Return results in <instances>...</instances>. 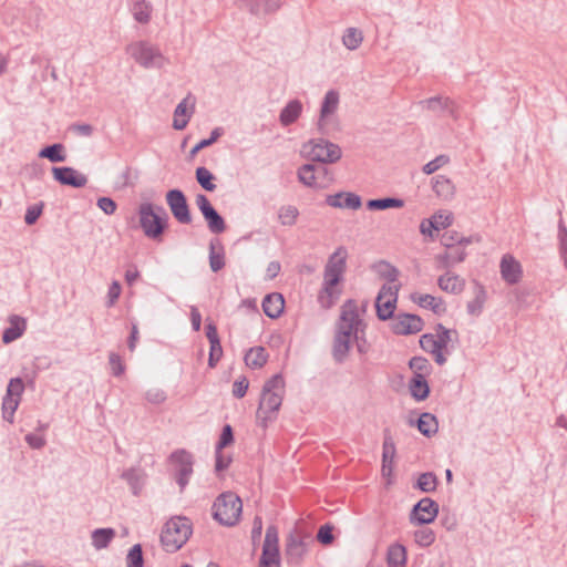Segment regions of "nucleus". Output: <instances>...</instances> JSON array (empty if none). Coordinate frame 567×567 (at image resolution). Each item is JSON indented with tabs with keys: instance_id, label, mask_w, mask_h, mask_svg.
<instances>
[{
	"instance_id": "f8f14e48",
	"label": "nucleus",
	"mask_w": 567,
	"mask_h": 567,
	"mask_svg": "<svg viewBox=\"0 0 567 567\" xmlns=\"http://www.w3.org/2000/svg\"><path fill=\"white\" fill-rule=\"evenodd\" d=\"M278 528L269 525L266 529L259 567H280Z\"/></svg>"
},
{
	"instance_id": "37998d69",
	"label": "nucleus",
	"mask_w": 567,
	"mask_h": 567,
	"mask_svg": "<svg viewBox=\"0 0 567 567\" xmlns=\"http://www.w3.org/2000/svg\"><path fill=\"white\" fill-rule=\"evenodd\" d=\"M439 484L437 476L433 472H425L420 474L414 484V488L423 493H432L436 489Z\"/></svg>"
},
{
	"instance_id": "e2e57ef3",
	"label": "nucleus",
	"mask_w": 567,
	"mask_h": 567,
	"mask_svg": "<svg viewBox=\"0 0 567 567\" xmlns=\"http://www.w3.org/2000/svg\"><path fill=\"white\" fill-rule=\"evenodd\" d=\"M109 363L111 365L112 374L114 377H121L125 372V364L120 354L111 352L109 354Z\"/></svg>"
},
{
	"instance_id": "a18cd8bd",
	"label": "nucleus",
	"mask_w": 567,
	"mask_h": 567,
	"mask_svg": "<svg viewBox=\"0 0 567 567\" xmlns=\"http://www.w3.org/2000/svg\"><path fill=\"white\" fill-rule=\"evenodd\" d=\"M363 41L362 31L357 28L346 29L342 35V43L348 50H357Z\"/></svg>"
},
{
	"instance_id": "c03bdc74",
	"label": "nucleus",
	"mask_w": 567,
	"mask_h": 567,
	"mask_svg": "<svg viewBox=\"0 0 567 567\" xmlns=\"http://www.w3.org/2000/svg\"><path fill=\"white\" fill-rule=\"evenodd\" d=\"M436 331V344L439 350H444L447 348L449 342L453 340V336H455V339L458 337V332L455 329H447L442 323H437L435 326Z\"/></svg>"
},
{
	"instance_id": "de8ad7c7",
	"label": "nucleus",
	"mask_w": 567,
	"mask_h": 567,
	"mask_svg": "<svg viewBox=\"0 0 567 567\" xmlns=\"http://www.w3.org/2000/svg\"><path fill=\"white\" fill-rule=\"evenodd\" d=\"M383 436L382 463H393L396 447L389 429H384Z\"/></svg>"
},
{
	"instance_id": "2f4dec72",
	"label": "nucleus",
	"mask_w": 567,
	"mask_h": 567,
	"mask_svg": "<svg viewBox=\"0 0 567 567\" xmlns=\"http://www.w3.org/2000/svg\"><path fill=\"white\" fill-rule=\"evenodd\" d=\"M209 267L213 272L220 271L226 262H225V249L223 244L218 238H213L209 241Z\"/></svg>"
},
{
	"instance_id": "a878e982",
	"label": "nucleus",
	"mask_w": 567,
	"mask_h": 567,
	"mask_svg": "<svg viewBox=\"0 0 567 567\" xmlns=\"http://www.w3.org/2000/svg\"><path fill=\"white\" fill-rule=\"evenodd\" d=\"M409 424L416 426L419 432L425 437L433 436L439 430V422L434 414L430 412H423L416 420L410 419Z\"/></svg>"
},
{
	"instance_id": "ea45409f",
	"label": "nucleus",
	"mask_w": 567,
	"mask_h": 567,
	"mask_svg": "<svg viewBox=\"0 0 567 567\" xmlns=\"http://www.w3.org/2000/svg\"><path fill=\"white\" fill-rule=\"evenodd\" d=\"M379 276L390 284H394L400 275L399 269L386 260H380L373 266Z\"/></svg>"
},
{
	"instance_id": "8fccbe9b",
	"label": "nucleus",
	"mask_w": 567,
	"mask_h": 567,
	"mask_svg": "<svg viewBox=\"0 0 567 567\" xmlns=\"http://www.w3.org/2000/svg\"><path fill=\"white\" fill-rule=\"evenodd\" d=\"M224 134V128L218 126L215 127L209 137L200 140L197 144L193 146V148L189 152V157H194L198 152L202 150L213 145L218 141V138Z\"/></svg>"
},
{
	"instance_id": "69168bd1",
	"label": "nucleus",
	"mask_w": 567,
	"mask_h": 567,
	"mask_svg": "<svg viewBox=\"0 0 567 567\" xmlns=\"http://www.w3.org/2000/svg\"><path fill=\"white\" fill-rule=\"evenodd\" d=\"M223 357V347L220 341L209 343L208 367L215 368Z\"/></svg>"
},
{
	"instance_id": "4c0bfd02",
	"label": "nucleus",
	"mask_w": 567,
	"mask_h": 567,
	"mask_svg": "<svg viewBox=\"0 0 567 567\" xmlns=\"http://www.w3.org/2000/svg\"><path fill=\"white\" fill-rule=\"evenodd\" d=\"M268 361V353L261 346L254 347L248 350L245 355V362L250 369H260Z\"/></svg>"
},
{
	"instance_id": "09e8293b",
	"label": "nucleus",
	"mask_w": 567,
	"mask_h": 567,
	"mask_svg": "<svg viewBox=\"0 0 567 567\" xmlns=\"http://www.w3.org/2000/svg\"><path fill=\"white\" fill-rule=\"evenodd\" d=\"M433 190L440 197L447 198L453 194L452 182L443 175L433 177Z\"/></svg>"
},
{
	"instance_id": "9b49d317",
	"label": "nucleus",
	"mask_w": 567,
	"mask_h": 567,
	"mask_svg": "<svg viewBox=\"0 0 567 567\" xmlns=\"http://www.w3.org/2000/svg\"><path fill=\"white\" fill-rule=\"evenodd\" d=\"M166 204L177 223L189 225L193 221L187 197L179 188L169 189L165 195Z\"/></svg>"
},
{
	"instance_id": "774afa93",
	"label": "nucleus",
	"mask_w": 567,
	"mask_h": 567,
	"mask_svg": "<svg viewBox=\"0 0 567 567\" xmlns=\"http://www.w3.org/2000/svg\"><path fill=\"white\" fill-rule=\"evenodd\" d=\"M249 386V381L246 377L237 379L233 384V395L236 399H241L246 395Z\"/></svg>"
},
{
	"instance_id": "f3484780",
	"label": "nucleus",
	"mask_w": 567,
	"mask_h": 567,
	"mask_svg": "<svg viewBox=\"0 0 567 567\" xmlns=\"http://www.w3.org/2000/svg\"><path fill=\"white\" fill-rule=\"evenodd\" d=\"M340 102L339 92L336 90H329L321 102L320 114L317 122V130L321 135L328 134V121L329 117L334 114Z\"/></svg>"
},
{
	"instance_id": "f257e3e1",
	"label": "nucleus",
	"mask_w": 567,
	"mask_h": 567,
	"mask_svg": "<svg viewBox=\"0 0 567 567\" xmlns=\"http://www.w3.org/2000/svg\"><path fill=\"white\" fill-rule=\"evenodd\" d=\"M367 327L360 318L358 305L354 299H348L341 306L340 317L336 323L332 342V357L337 363H343L350 352L351 341Z\"/></svg>"
},
{
	"instance_id": "f704fd0d",
	"label": "nucleus",
	"mask_w": 567,
	"mask_h": 567,
	"mask_svg": "<svg viewBox=\"0 0 567 567\" xmlns=\"http://www.w3.org/2000/svg\"><path fill=\"white\" fill-rule=\"evenodd\" d=\"M474 288L475 297L473 300L467 302L466 309L468 315L478 317L483 311L487 293L484 286L476 280H474Z\"/></svg>"
},
{
	"instance_id": "bb28decb",
	"label": "nucleus",
	"mask_w": 567,
	"mask_h": 567,
	"mask_svg": "<svg viewBox=\"0 0 567 567\" xmlns=\"http://www.w3.org/2000/svg\"><path fill=\"white\" fill-rule=\"evenodd\" d=\"M262 310L270 319L279 318L285 309V298L280 292H271L262 300Z\"/></svg>"
},
{
	"instance_id": "c756f323",
	"label": "nucleus",
	"mask_w": 567,
	"mask_h": 567,
	"mask_svg": "<svg viewBox=\"0 0 567 567\" xmlns=\"http://www.w3.org/2000/svg\"><path fill=\"white\" fill-rule=\"evenodd\" d=\"M409 390L411 396L417 402L426 400L431 393L429 382L423 373L413 374L409 382Z\"/></svg>"
},
{
	"instance_id": "423d86ee",
	"label": "nucleus",
	"mask_w": 567,
	"mask_h": 567,
	"mask_svg": "<svg viewBox=\"0 0 567 567\" xmlns=\"http://www.w3.org/2000/svg\"><path fill=\"white\" fill-rule=\"evenodd\" d=\"M192 533V523L187 517L169 519L161 534V543L164 550L176 553L186 544Z\"/></svg>"
},
{
	"instance_id": "864d4df0",
	"label": "nucleus",
	"mask_w": 567,
	"mask_h": 567,
	"mask_svg": "<svg viewBox=\"0 0 567 567\" xmlns=\"http://www.w3.org/2000/svg\"><path fill=\"white\" fill-rule=\"evenodd\" d=\"M144 554L141 544L133 545L126 555V567H144Z\"/></svg>"
},
{
	"instance_id": "7c9ffc66",
	"label": "nucleus",
	"mask_w": 567,
	"mask_h": 567,
	"mask_svg": "<svg viewBox=\"0 0 567 567\" xmlns=\"http://www.w3.org/2000/svg\"><path fill=\"white\" fill-rule=\"evenodd\" d=\"M121 477L126 481L135 496L140 495L146 482V474L142 468H127L122 473Z\"/></svg>"
},
{
	"instance_id": "6ab92c4d",
	"label": "nucleus",
	"mask_w": 567,
	"mask_h": 567,
	"mask_svg": "<svg viewBox=\"0 0 567 567\" xmlns=\"http://www.w3.org/2000/svg\"><path fill=\"white\" fill-rule=\"evenodd\" d=\"M307 551V545L296 530L286 538L285 558L288 565H300Z\"/></svg>"
},
{
	"instance_id": "052dcab7",
	"label": "nucleus",
	"mask_w": 567,
	"mask_h": 567,
	"mask_svg": "<svg viewBox=\"0 0 567 567\" xmlns=\"http://www.w3.org/2000/svg\"><path fill=\"white\" fill-rule=\"evenodd\" d=\"M333 529L334 526L330 523L320 526L316 536L317 540L323 546L331 545L334 540Z\"/></svg>"
},
{
	"instance_id": "2eb2a0df",
	"label": "nucleus",
	"mask_w": 567,
	"mask_h": 567,
	"mask_svg": "<svg viewBox=\"0 0 567 567\" xmlns=\"http://www.w3.org/2000/svg\"><path fill=\"white\" fill-rule=\"evenodd\" d=\"M439 511V504L434 499L423 497L413 505L410 512V523L415 526L431 524L437 517Z\"/></svg>"
},
{
	"instance_id": "5701e85b",
	"label": "nucleus",
	"mask_w": 567,
	"mask_h": 567,
	"mask_svg": "<svg viewBox=\"0 0 567 567\" xmlns=\"http://www.w3.org/2000/svg\"><path fill=\"white\" fill-rule=\"evenodd\" d=\"M247 10L255 17L260 18L275 13L284 3V0H240Z\"/></svg>"
},
{
	"instance_id": "412c9836",
	"label": "nucleus",
	"mask_w": 567,
	"mask_h": 567,
	"mask_svg": "<svg viewBox=\"0 0 567 567\" xmlns=\"http://www.w3.org/2000/svg\"><path fill=\"white\" fill-rule=\"evenodd\" d=\"M420 104L432 111V112H443L456 120L458 117L457 113V104L450 97H442L440 95L429 97L426 100L420 101Z\"/></svg>"
},
{
	"instance_id": "6e6d98bb",
	"label": "nucleus",
	"mask_w": 567,
	"mask_h": 567,
	"mask_svg": "<svg viewBox=\"0 0 567 567\" xmlns=\"http://www.w3.org/2000/svg\"><path fill=\"white\" fill-rule=\"evenodd\" d=\"M44 207H45V204L42 200L37 204L28 206L27 210H25V215H24V223L28 226L34 225L38 221V219L41 217Z\"/></svg>"
},
{
	"instance_id": "f03ea898",
	"label": "nucleus",
	"mask_w": 567,
	"mask_h": 567,
	"mask_svg": "<svg viewBox=\"0 0 567 567\" xmlns=\"http://www.w3.org/2000/svg\"><path fill=\"white\" fill-rule=\"evenodd\" d=\"M367 327L360 318L358 305L354 299H348L341 306L340 317L336 323L332 342V357L337 363H343L350 352L351 341Z\"/></svg>"
},
{
	"instance_id": "79ce46f5",
	"label": "nucleus",
	"mask_w": 567,
	"mask_h": 567,
	"mask_svg": "<svg viewBox=\"0 0 567 567\" xmlns=\"http://www.w3.org/2000/svg\"><path fill=\"white\" fill-rule=\"evenodd\" d=\"M316 164L307 163L298 168V181L307 187H318L317 177L315 174Z\"/></svg>"
},
{
	"instance_id": "473e14b6",
	"label": "nucleus",
	"mask_w": 567,
	"mask_h": 567,
	"mask_svg": "<svg viewBox=\"0 0 567 567\" xmlns=\"http://www.w3.org/2000/svg\"><path fill=\"white\" fill-rule=\"evenodd\" d=\"M437 285L445 292L458 295L465 288V280L458 275L447 271L439 277Z\"/></svg>"
},
{
	"instance_id": "49530a36",
	"label": "nucleus",
	"mask_w": 567,
	"mask_h": 567,
	"mask_svg": "<svg viewBox=\"0 0 567 567\" xmlns=\"http://www.w3.org/2000/svg\"><path fill=\"white\" fill-rule=\"evenodd\" d=\"M195 177L200 187L206 192H214L216 189V185L213 183L215 175L208 168L204 166L197 167Z\"/></svg>"
},
{
	"instance_id": "0eeeda50",
	"label": "nucleus",
	"mask_w": 567,
	"mask_h": 567,
	"mask_svg": "<svg viewBox=\"0 0 567 567\" xmlns=\"http://www.w3.org/2000/svg\"><path fill=\"white\" fill-rule=\"evenodd\" d=\"M243 511V502L234 492H224L217 496L212 507V515L223 526L238 523Z\"/></svg>"
},
{
	"instance_id": "9d476101",
	"label": "nucleus",
	"mask_w": 567,
	"mask_h": 567,
	"mask_svg": "<svg viewBox=\"0 0 567 567\" xmlns=\"http://www.w3.org/2000/svg\"><path fill=\"white\" fill-rule=\"evenodd\" d=\"M401 285H383L375 298V312L381 321H388L394 318V311L398 303V295Z\"/></svg>"
},
{
	"instance_id": "c9c22d12",
	"label": "nucleus",
	"mask_w": 567,
	"mask_h": 567,
	"mask_svg": "<svg viewBox=\"0 0 567 567\" xmlns=\"http://www.w3.org/2000/svg\"><path fill=\"white\" fill-rule=\"evenodd\" d=\"M38 157L47 158L51 163H62L66 161L65 147L62 143H53L42 147Z\"/></svg>"
},
{
	"instance_id": "13d9d810",
	"label": "nucleus",
	"mask_w": 567,
	"mask_h": 567,
	"mask_svg": "<svg viewBox=\"0 0 567 567\" xmlns=\"http://www.w3.org/2000/svg\"><path fill=\"white\" fill-rule=\"evenodd\" d=\"M431 221H429L431 227H434L435 230L445 229L449 226H451L453 221L452 214H445L443 212L435 213L431 218Z\"/></svg>"
},
{
	"instance_id": "72a5a7b5",
	"label": "nucleus",
	"mask_w": 567,
	"mask_h": 567,
	"mask_svg": "<svg viewBox=\"0 0 567 567\" xmlns=\"http://www.w3.org/2000/svg\"><path fill=\"white\" fill-rule=\"evenodd\" d=\"M408 560L406 547L400 543L391 544L386 550L388 567H405Z\"/></svg>"
},
{
	"instance_id": "6e6552de",
	"label": "nucleus",
	"mask_w": 567,
	"mask_h": 567,
	"mask_svg": "<svg viewBox=\"0 0 567 567\" xmlns=\"http://www.w3.org/2000/svg\"><path fill=\"white\" fill-rule=\"evenodd\" d=\"M126 52L136 63L145 69H159L166 61L159 49L147 41H137L128 44Z\"/></svg>"
},
{
	"instance_id": "1a4fd4ad",
	"label": "nucleus",
	"mask_w": 567,
	"mask_h": 567,
	"mask_svg": "<svg viewBox=\"0 0 567 567\" xmlns=\"http://www.w3.org/2000/svg\"><path fill=\"white\" fill-rule=\"evenodd\" d=\"M303 147H309V158L312 162H318L320 164L336 163L341 158L342 155L339 145L322 137L310 140L307 144H305Z\"/></svg>"
},
{
	"instance_id": "338daca9",
	"label": "nucleus",
	"mask_w": 567,
	"mask_h": 567,
	"mask_svg": "<svg viewBox=\"0 0 567 567\" xmlns=\"http://www.w3.org/2000/svg\"><path fill=\"white\" fill-rule=\"evenodd\" d=\"M420 347L425 352L432 353L439 350L436 339L433 333H424L420 337Z\"/></svg>"
},
{
	"instance_id": "603ef678",
	"label": "nucleus",
	"mask_w": 567,
	"mask_h": 567,
	"mask_svg": "<svg viewBox=\"0 0 567 567\" xmlns=\"http://www.w3.org/2000/svg\"><path fill=\"white\" fill-rule=\"evenodd\" d=\"M298 216L299 210L292 205L281 206L278 212V218L282 226H293Z\"/></svg>"
},
{
	"instance_id": "4468645a",
	"label": "nucleus",
	"mask_w": 567,
	"mask_h": 567,
	"mask_svg": "<svg viewBox=\"0 0 567 567\" xmlns=\"http://www.w3.org/2000/svg\"><path fill=\"white\" fill-rule=\"evenodd\" d=\"M169 461L175 465V480L183 491L193 474L194 457L186 450H176L169 455Z\"/></svg>"
},
{
	"instance_id": "39448f33",
	"label": "nucleus",
	"mask_w": 567,
	"mask_h": 567,
	"mask_svg": "<svg viewBox=\"0 0 567 567\" xmlns=\"http://www.w3.org/2000/svg\"><path fill=\"white\" fill-rule=\"evenodd\" d=\"M138 227L145 237L162 241L163 235L168 228L169 216L165 208L151 202L141 203L137 208Z\"/></svg>"
},
{
	"instance_id": "a19ab883",
	"label": "nucleus",
	"mask_w": 567,
	"mask_h": 567,
	"mask_svg": "<svg viewBox=\"0 0 567 567\" xmlns=\"http://www.w3.org/2000/svg\"><path fill=\"white\" fill-rule=\"evenodd\" d=\"M151 4L146 0H133L132 13L134 19L142 24L151 20Z\"/></svg>"
},
{
	"instance_id": "aec40b11",
	"label": "nucleus",
	"mask_w": 567,
	"mask_h": 567,
	"mask_svg": "<svg viewBox=\"0 0 567 567\" xmlns=\"http://www.w3.org/2000/svg\"><path fill=\"white\" fill-rule=\"evenodd\" d=\"M326 204L333 208L357 210L362 206V199L358 194L352 192H338L327 195Z\"/></svg>"
},
{
	"instance_id": "4be33fe9",
	"label": "nucleus",
	"mask_w": 567,
	"mask_h": 567,
	"mask_svg": "<svg viewBox=\"0 0 567 567\" xmlns=\"http://www.w3.org/2000/svg\"><path fill=\"white\" fill-rule=\"evenodd\" d=\"M501 275L505 282L508 285H516L522 278L520 264L509 254H506L501 259Z\"/></svg>"
},
{
	"instance_id": "7ed1b4c3",
	"label": "nucleus",
	"mask_w": 567,
	"mask_h": 567,
	"mask_svg": "<svg viewBox=\"0 0 567 567\" xmlns=\"http://www.w3.org/2000/svg\"><path fill=\"white\" fill-rule=\"evenodd\" d=\"M347 258L348 250L344 246H339L328 258L322 287L318 293V302L323 309L332 308L342 293L338 286L343 281Z\"/></svg>"
},
{
	"instance_id": "c85d7f7f",
	"label": "nucleus",
	"mask_w": 567,
	"mask_h": 567,
	"mask_svg": "<svg viewBox=\"0 0 567 567\" xmlns=\"http://www.w3.org/2000/svg\"><path fill=\"white\" fill-rule=\"evenodd\" d=\"M303 110L300 100H290L279 113V122L284 127L290 126L298 121Z\"/></svg>"
},
{
	"instance_id": "ddd939ff",
	"label": "nucleus",
	"mask_w": 567,
	"mask_h": 567,
	"mask_svg": "<svg viewBox=\"0 0 567 567\" xmlns=\"http://www.w3.org/2000/svg\"><path fill=\"white\" fill-rule=\"evenodd\" d=\"M195 200L209 231L215 235L224 233L226 230V221L213 206L208 197L204 194H197Z\"/></svg>"
},
{
	"instance_id": "0e129e2a",
	"label": "nucleus",
	"mask_w": 567,
	"mask_h": 567,
	"mask_svg": "<svg viewBox=\"0 0 567 567\" xmlns=\"http://www.w3.org/2000/svg\"><path fill=\"white\" fill-rule=\"evenodd\" d=\"M449 161H450L449 156L439 155L434 159L426 163L423 166L422 172L426 175H431V174L435 173L439 168H441L443 165L449 163Z\"/></svg>"
},
{
	"instance_id": "dca6fc26",
	"label": "nucleus",
	"mask_w": 567,
	"mask_h": 567,
	"mask_svg": "<svg viewBox=\"0 0 567 567\" xmlns=\"http://www.w3.org/2000/svg\"><path fill=\"white\" fill-rule=\"evenodd\" d=\"M423 319L414 313H400L391 323V331L396 336L415 334L423 330Z\"/></svg>"
},
{
	"instance_id": "cd10ccee",
	"label": "nucleus",
	"mask_w": 567,
	"mask_h": 567,
	"mask_svg": "<svg viewBox=\"0 0 567 567\" xmlns=\"http://www.w3.org/2000/svg\"><path fill=\"white\" fill-rule=\"evenodd\" d=\"M446 251L436 256L437 268L450 269L465 260L466 252L461 247H446Z\"/></svg>"
},
{
	"instance_id": "58836bf2",
	"label": "nucleus",
	"mask_w": 567,
	"mask_h": 567,
	"mask_svg": "<svg viewBox=\"0 0 567 567\" xmlns=\"http://www.w3.org/2000/svg\"><path fill=\"white\" fill-rule=\"evenodd\" d=\"M369 210H385L390 208H401L404 200L399 197H381L369 199L365 204Z\"/></svg>"
},
{
	"instance_id": "3c124183",
	"label": "nucleus",
	"mask_w": 567,
	"mask_h": 567,
	"mask_svg": "<svg viewBox=\"0 0 567 567\" xmlns=\"http://www.w3.org/2000/svg\"><path fill=\"white\" fill-rule=\"evenodd\" d=\"M20 401L21 400L17 398L4 394L2 399V417L4 421L13 423L14 413L20 404Z\"/></svg>"
},
{
	"instance_id": "20e7f679",
	"label": "nucleus",
	"mask_w": 567,
	"mask_h": 567,
	"mask_svg": "<svg viewBox=\"0 0 567 567\" xmlns=\"http://www.w3.org/2000/svg\"><path fill=\"white\" fill-rule=\"evenodd\" d=\"M285 386L286 382L281 373L272 375L262 386L256 412V422L264 431L278 417V412L284 400Z\"/></svg>"
},
{
	"instance_id": "bf43d9fd",
	"label": "nucleus",
	"mask_w": 567,
	"mask_h": 567,
	"mask_svg": "<svg viewBox=\"0 0 567 567\" xmlns=\"http://www.w3.org/2000/svg\"><path fill=\"white\" fill-rule=\"evenodd\" d=\"M409 367L413 370V374L423 373L424 375L429 374L432 368L430 361L424 357L411 358Z\"/></svg>"
},
{
	"instance_id": "393cba45",
	"label": "nucleus",
	"mask_w": 567,
	"mask_h": 567,
	"mask_svg": "<svg viewBox=\"0 0 567 567\" xmlns=\"http://www.w3.org/2000/svg\"><path fill=\"white\" fill-rule=\"evenodd\" d=\"M8 321L9 327L2 332V342L4 344H9L21 338L27 329V320L21 316L11 315Z\"/></svg>"
},
{
	"instance_id": "b1692460",
	"label": "nucleus",
	"mask_w": 567,
	"mask_h": 567,
	"mask_svg": "<svg viewBox=\"0 0 567 567\" xmlns=\"http://www.w3.org/2000/svg\"><path fill=\"white\" fill-rule=\"evenodd\" d=\"M410 299L421 308L430 309L437 316H442L446 312L445 302L441 297L413 292L411 293Z\"/></svg>"
},
{
	"instance_id": "e433bc0d",
	"label": "nucleus",
	"mask_w": 567,
	"mask_h": 567,
	"mask_svg": "<svg viewBox=\"0 0 567 567\" xmlns=\"http://www.w3.org/2000/svg\"><path fill=\"white\" fill-rule=\"evenodd\" d=\"M115 535V529L112 527L96 528L92 532L91 535L92 546L96 550L104 549L109 547Z\"/></svg>"
},
{
	"instance_id": "5fc2aeb1",
	"label": "nucleus",
	"mask_w": 567,
	"mask_h": 567,
	"mask_svg": "<svg viewBox=\"0 0 567 567\" xmlns=\"http://www.w3.org/2000/svg\"><path fill=\"white\" fill-rule=\"evenodd\" d=\"M414 540L420 547H429L435 542V533L427 527L416 529Z\"/></svg>"
},
{
	"instance_id": "680f3d73",
	"label": "nucleus",
	"mask_w": 567,
	"mask_h": 567,
	"mask_svg": "<svg viewBox=\"0 0 567 567\" xmlns=\"http://www.w3.org/2000/svg\"><path fill=\"white\" fill-rule=\"evenodd\" d=\"M24 392V382L22 378L16 377L9 380L7 385L6 394L12 398H17L21 400V396Z\"/></svg>"
},
{
	"instance_id": "4d7b16f0",
	"label": "nucleus",
	"mask_w": 567,
	"mask_h": 567,
	"mask_svg": "<svg viewBox=\"0 0 567 567\" xmlns=\"http://www.w3.org/2000/svg\"><path fill=\"white\" fill-rule=\"evenodd\" d=\"M234 430L230 424H225L219 434L218 441L215 445V450L223 451L225 447L234 443Z\"/></svg>"
},
{
	"instance_id": "a211bd4d",
	"label": "nucleus",
	"mask_w": 567,
	"mask_h": 567,
	"mask_svg": "<svg viewBox=\"0 0 567 567\" xmlns=\"http://www.w3.org/2000/svg\"><path fill=\"white\" fill-rule=\"evenodd\" d=\"M51 172L60 185L82 188L87 184V177L71 166H52Z\"/></svg>"
}]
</instances>
